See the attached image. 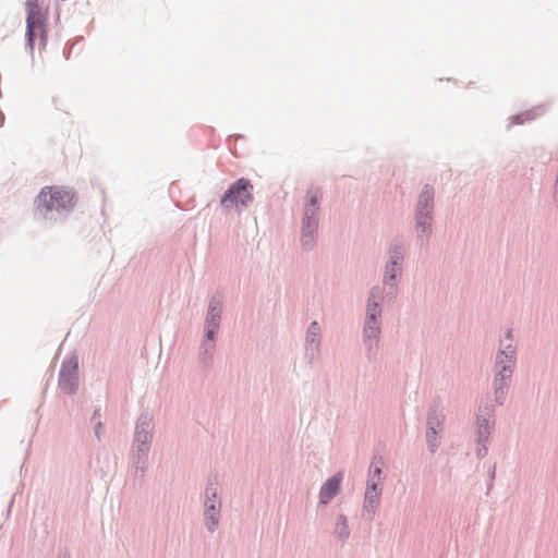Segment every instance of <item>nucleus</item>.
<instances>
[{
  "mask_svg": "<svg viewBox=\"0 0 558 558\" xmlns=\"http://www.w3.org/2000/svg\"><path fill=\"white\" fill-rule=\"evenodd\" d=\"M76 193L63 186H45L35 198V216L50 221L64 220L74 209Z\"/></svg>",
  "mask_w": 558,
  "mask_h": 558,
  "instance_id": "obj_1",
  "label": "nucleus"
},
{
  "mask_svg": "<svg viewBox=\"0 0 558 558\" xmlns=\"http://www.w3.org/2000/svg\"><path fill=\"white\" fill-rule=\"evenodd\" d=\"M387 254L388 258L383 272V286L388 290V295H395L403 274L405 247L401 241L393 240Z\"/></svg>",
  "mask_w": 558,
  "mask_h": 558,
  "instance_id": "obj_2",
  "label": "nucleus"
},
{
  "mask_svg": "<svg viewBox=\"0 0 558 558\" xmlns=\"http://www.w3.org/2000/svg\"><path fill=\"white\" fill-rule=\"evenodd\" d=\"M254 201V185L247 178H239L232 182L219 199V205L225 211L233 207L241 211L247 208Z\"/></svg>",
  "mask_w": 558,
  "mask_h": 558,
  "instance_id": "obj_3",
  "label": "nucleus"
},
{
  "mask_svg": "<svg viewBox=\"0 0 558 558\" xmlns=\"http://www.w3.org/2000/svg\"><path fill=\"white\" fill-rule=\"evenodd\" d=\"M435 206V190L430 184H424L414 209V222L416 232L430 235L433 232Z\"/></svg>",
  "mask_w": 558,
  "mask_h": 558,
  "instance_id": "obj_4",
  "label": "nucleus"
},
{
  "mask_svg": "<svg viewBox=\"0 0 558 558\" xmlns=\"http://www.w3.org/2000/svg\"><path fill=\"white\" fill-rule=\"evenodd\" d=\"M26 32L25 48L31 56L34 54L35 41L37 38L36 28H45L47 24V12L43 10L40 0H26Z\"/></svg>",
  "mask_w": 558,
  "mask_h": 558,
  "instance_id": "obj_5",
  "label": "nucleus"
},
{
  "mask_svg": "<svg viewBox=\"0 0 558 558\" xmlns=\"http://www.w3.org/2000/svg\"><path fill=\"white\" fill-rule=\"evenodd\" d=\"M444 426V408L441 401L435 399L428 408L426 420V446L430 453H435L439 448Z\"/></svg>",
  "mask_w": 558,
  "mask_h": 558,
  "instance_id": "obj_6",
  "label": "nucleus"
},
{
  "mask_svg": "<svg viewBox=\"0 0 558 558\" xmlns=\"http://www.w3.org/2000/svg\"><path fill=\"white\" fill-rule=\"evenodd\" d=\"M217 484V478L209 477L207 480L206 488H205V500H204V519L205 526L209 532H214L218 524L220 518V509L221 502L218 500L217 488L215 485Z\"/></svg>",
  "mask_w": 558,
  "mask_h": 558,
  "instance_id": "obj_7",
  "label": "nucleus"
},
{
  "mask_svg": "<svg viewBox=\"0 0 558 558\" xmlns=\"http://www.w3.org/2000/svg\"><path fill=\"white\" fill-rule=\"evenodd\" d=\"M59 388L66 395H74L78 389V360L72 355L63 360L59 371Z\"/></svg>",
  "mask_w": 558,
  "mask_h": 558,
  "instance_id": "obj_8",
  "label": "nucleus"
},
{
  "mask_svg": "<svg viewBox=\"0 0 558 558\" xmlns=\"http://www.w3.org/2000/svg\"><path fill=\"white\" fill-rule=\"evenodd\" d=\"M495 408L492 404H481L476 414V442L489 441L495 422L492 420Z\"/></svg>",
  "mask_w": 558,
  "mask_h": 558,
  "instance_id": "obj_9",
  "label": "nucleus"
},
{
  "mask_svg": "<svg viewBox=\"0 0 558 558\" xmlns=\"http://www.w3.org/2000/svg\"><path fill=\"white\" fill-rule=\"evenodd\" d=\"M222 302L216 295L211 296L208 302L207 313L205 317L204 333L217 336L221 323Z\"/></svg>",
  "mask_w": 558,
  "mask_h": 558,
  "instance_id": "obj_10",
  "label": "nucleus"
},
{
  "mask_svg": "<svg viewBox=\"0 0 558 558\" xmlns=\"http://www.w3.org/2000/svg\"><path fill=\"white\" fill-rule=\"evenodd\" d=\"M319 196L317 193L307 191L304 201V209L301 226L315 227L319 226Z\"/></svg>",
  "mask_w": 558,
  "mask_h": 558,
  "instance_id": "obj_11",
  "label": "nucleus"
},
{
  "mask_svg": "<svg viewBox=\"0 0 558 558\" xmlns=\"http://www.w3.org/2000/svg\"><path fill=\"white\" fill-rule=\"evenodd\" d=\"M383 308L379 303L366 304L363 333H381Z\"/></svg>",
  "mask_w": 558,
  "mask_h": 558,
  "instance_id": "obj_12",
  "label": "nucleus"
},
{
  "mask_svg": "<svg viewBox=\"0 0 558 558\" xmlns=\"http://www.w3.org/2000/svg\"><path fill=\"white\" fill-rule=\"evenodd\" d=\"M154 423L153 414L149 411H143L137 417L134 429V441H153Z\"/></svg>",
  "mask_w": 558,
  "mask_h": 558,
  "instance_id": "obj_13",
  "label": "nucleus"
},
{
  "mask_svg": "<svg viewBox=\"0 0 558 558\" xmlns=\"http://www.w3.org/2000/svg\"><path fill=\"white\" fill-rule=\"evenodd\" d=\"M511 379L512 374L495 373L493 380L494 401L498 405H504L510 388Z\"/></svg>",
  "mask_w": 558,
  "mask_h": 558,
  "instance_id": "obj_14",
  "label": "nucleus"
},
{
  "mask_svg": "<svg viewBox=\"0 0 558 558\" xmlns=\"http://www.w3.org/2000/svg\"><path fill=\"white\" fill-rule=\"evenodd\" d=\"M341 473H336L322 485L319 490L320 505L329 504L338 495L341 488Z\"/></svg>",
  "mask_w": 558,
  "mask_h": 558,
  "instance_id": "obj_15",
  "label": "nucleus"
},
{
  "mask_svg": "<svg viewBox=\"0 0 558 558\" xmlns=\"http://www.w3.org/2000/svg\"><path fill=\"white\" fill-rule=\"evenodd\" d=\"M216 337L217 336H210L208 338V335L204 333V338L199 345L198 352V361L203 368H208L213 364L214 351L216 348Z\"/></svg>",
  "mask_w": 558,
  "mask_h": 558,
  "instance_id": "obj_16",
  "label": "nucleus"
},
{
  "mask_svg": "<svg viewBox=\"0 0 558 558\" xmlns=\"http://www.w3.org/2000/svg\"><path fill=\"white\" fill-rule=\"evenodd\" d=\"M381 464L383 458L380 456H374L368 471L366 489L381 492Z\"/></svg>",
  "mask_w": 558,
  "mask_h": 558,
  "instance_id": "obj_17",
  "label": "nucleus"
},
{
  "mask_svg": "<svg viewBox=\"0 0 558 558\" xmlns=\"http://www.w3.org/2000/svg\"><path fill=\"white\" fill-rule=\"evenodd\" d=\"M547 105L541 104L523 112L513 114L509 118L510 125H522L525 122H531L546 112Z\"/></svg>",
  "mask_w": 558,
  "mask_h": 558,
  "instance_id": "obj_18",
  "label": "nucleus"
},
{
  "mask_svg": "<svg viewBox=\"0 0 558 558\" xmlns=\"http://www.w3.org/2000/svg\"><path fill=\"white\" fill-rule=\"evenodd\" d=\"M381 333H363L365 356L369 363H375L378 357V348Z\"/></svg>",
  "mask_w": 558,
  "mask_h": 558,
  "instance_id": "obj_19",
  "label": "nucleus"
},
{
  "mask_svg": "<svg viewBox=\"0 0 558 558\" xmlns=\"http://www.w3.org/2000/svg\"><path fill=\"white\" fill-rule=\"evenodd\" d=\"M318 228L301 226L300 243L304 251L310 252L316 245Z\"/></svg>",
  "mask_w": 558,
  "mask_h": 558,
  "instance_id": "obj_20",
  "label": "nucleus"
},
{
  "mask_svg": "<svg viewBox=\"0 0 558 558\" xmlns=\"http://www.w3.org/2000/svg\"><path fill=\"white\" fill-rule=\"evenodd\" d=\"M148 454L149 452H132V468L135 477H144L149 464Z\"/></svg>",
  "mask_w": 558,
  "mask_h": 558,
  "instance_id": "obj_21",
  "label": "nucleus"
},
{
  "mask_svg": "<svg viewBox=\"0 0 558 558\" xmlns=\"http://www.w3.org/2000/svg\"><path fill=\"white\" fill-rule=\"evenodd\" d=\"M380 494H381V492L369 490V489L365 490L363 512H364V514H367L368 519H372L376 511Z\"/></svg>",
  "mask_w": 558,
  "mask_h": 558,
  "instance_id": "obj_22",
  "label": "nucleus"
},
{
  "mask_svg": "<svg viewBox=\"0 0 558 558\" xmlns=\"http://www.w3.org/2000/svg\"><path fill=\"white\" fill-rule=\"evenodd\" d=\"M515 360L507 359L504 352L496 353L495 373L513 374Z\"/></svg>",
  "mask_w": 558,
  "mask_h": 558,
  "instance_id": "obj_23",
  "label": "nucleus"
},
{
  "mask_svg": "<svg viewBox=\"0 0 558 558\" xmlns=\"http://www.w3.org/2000/svg\"><path fill=\"white\" fill-rule=\"evenodd\" d=\"M305 344H320V326L317 320H313L307 327Z\"/></svg>",
  "mask_w": 558,
  "mask_h": 558,
  "instance_id": "obj_24",
  "label": "nucleus"
},
{
  "mask_svg": "<svg viewBox=\"0 0 558 558\" xmlns=\"http://www.w3.org/2000/svg\"><path fill=\"white\" fill-rule=\"evenodd\" d=\"M335 534L340 539H347L349 537L350 531H349V527H348V520H347V517L344 514H339L337 517V522H336V526H335Z\"/></svg>",
  "mask_w": 558,
  "mask_h": 558,
  "instance_id": "obj_25",
  "label": "nucleus"
},
{
  "mask_svg": "<svg viewBox=\"0 0 558 558\" xmlns=\"http://www.w3.org/2000/svg\"><path fill=\"white\" fill-rule=\"evenodd\" d=\"M151 442L149 441H134L132 444V452H149Z\"/></svg>",
  "mask_w": 558,
  "mask_h": 558,
  "instance_id": "obj_26",
  "label": "nucleus"
},
{
  "mask_svg": "<svg viewBox=\"0 0 558 558\" xmlns=\"http://www.w3.org/2000/svg\"><path fill=\"white\" fill-rule=\"evenodd\" d=\"M320 344L306 345V357L312 362L318 356Z\"/></svg>",
  "mask_w": 558,
  "mask_h": 558,
  "instance_id": "obj_27",
  "label": "nucleus"
},
{
  "mask_svg": "<svg viewBox=\"0 0 558 558\" xmlns=\"http://www.w3.org/2000/svg\"><path fill=\"white\" fill-rule=\"evenodd\" d=\"M381 293V289L377 286L371 288L369 292H368V298H367V303L366 304H371V303H378L376 301V299L380 295Z\"/></svg>",
  "mask_w": 558,
  "mask_h": 558,
  "instance_id": "obj_28",
  "label": "nucleus"
},
{
  "mask_svg": "<svg viewBox=\"0 0 558 558\" xmlns=\"http://www.w3.org/2000/svg\"><path fill=\"white\" fill-rule=\"evenodd\" d=\"M497 352H504L505 354H507V359L515 360V348L511 343H508L504 348H500Z\"/></svg>",
  "mask_w": 558,
  "mask_h": 558,
  "instance_id": "obj_29",
  "label": "nucleus"
},
{
  "mask_svg": "<svg viewBox=\"0 0 558 558\" xmlns=\"http://www.w3.org/2000/svg\"><path fill=\"white\" fill-rule=\"evenodd\" d=\"M39 33V48H45L47 45V29L45 28H36V32Z\"/></svg>",
  "mask_w": 558,
  "mask_h": 558,
  "instance_id": "obj_30",
  "label": "nucleus"
},
{
  "mask_svg": "<svg viewBox=\"0 0 558 558\" xmlns=\"http://www.w3.org/2000/svg\"><path fill=\"white\" fill-rule=\"evenodd\" d=\"M489 444V441H482V442H477L478 445V448L476 450V456L478 458H483L484 456H486L487 451H488V448H487V445Z\"/></svg>",
  "mask_w": 558,
  "mask_h": 558,
  "instance_id": "obj_31",
  "label": "nucleus"
},
{
  "mask_svg": "<svg viewBox=\"0 0 558 558\" xmlns=\"http://www.w3.org/2000/svg\"><path fill=\"white\" fill-rule=\"evenodd\" d=\"M496 476V464L492 465L488 470V484H487V489L489 490L492 487H493V481Z\"/></svg>",
  "mask_w": 558,
  "mask_h": 558,
  "instance_id": "obj_32",
  "label": "nucleus"
},
{
  "mask_svg": "<svg viewBox=\"0 0 558 558\" xmlns=\"http://www.w3.org/2000/svg\"><path fill=\"white\" fill-rule=\"evenodd\" d=\"M429 236L430 235H427L426 233L417 232V234H416V243L422 247L427 242V239Z\"/></svg>",
  "mask_w": 558,
  "mask_h": 558,
  "instance_id": "obj_33",
  "label": "nucleus"
},
{
  "mask_svg": "<svg viewBox=\"0 0 558 558\" xmlns=\"http://www.w3.org/2000/svg\"><path fill=\"white\" fill-rule=\"evenodd\" d=\"M102 428V422L100 420L96 421L95 422V425H94V433H95V436L96 438L99 440L100 439V430Z\"/></svg>",
  "mask_w": 558,
  "mask_h": 558,
  "instance_id": "obj_34",
  "label": "nucleus"
},
{
  "mask_svg": "<svg viewBox=\"0 0 558 558\" xmlns=\"http://www.w3.org/2000/svg\"><path fill=\"white\" fill-rule=\"evenodd\" d=\"M73 49V44L68 43L63 49V56L65 60L70 59L71 52Z\"/></svg>",
  "mask_w": 558,
  "mask_h": 558,
  "instance_id": "obj_35",
  "label": "nucleus"
},
{
  "mask_svg": "<svg viewBox=\"0 0 558 558\" xmlns=\"http://www.w3.org/2000/svg\"><path fill=\"white\" fill-rule=\"evenodd\" d=\"M100 416H101V413H100V408H96L93 412V415H92V422H96L98 420H100Z\"/></svg>",
  "mask_w": 558,
  "mask_h": 558,
  "instance_id": "obj_36",
  "label": "nucleus"
},
{
  "mask_svg": "<svg viewBox=\"0 0 558 558\" xmlns=\"http://www.w3.org/2000/svg\"><path fill=\"white\" fill-rule=\"evenodd\" d=\"M505 340L512 341V331L508 330L505 335Z\"/></svg>",
  "mask_w": 558,
  "mask_h": 558,
  "instance_id": "obj_37",
  "label": "nucleus"
},
{
  "mask_svg": "<svg viewBox=\"0 0 558 558\" xmlns=\"http://www.w3.org/2000/svg\"><path fill=\"white\" fill-rule=\"evenodd\" d=\"M555 202L558 203V181L556 180Z\"/></svg>",
  "mask_w": 558,
  "mask_h": 558,
  "instance_id": "obj_38",
  "label": "nucleus"
},
{
  "mask_svg": "<svg viewBox=\"0 0 558 558\" xmlns=\"http://www.w3.org/2000/svg\"><path fill=\"white\" fill-rule=\"evenodd\" d=\"M58 558H70V555H69V553L65 551V553L60 554Z\"/></svg>",
  "mask_w": 558,
  "mask_h": 558,
  "instance_id": "obj_39",
  "label": "nucleus"
}]
</instances>
